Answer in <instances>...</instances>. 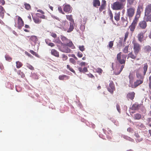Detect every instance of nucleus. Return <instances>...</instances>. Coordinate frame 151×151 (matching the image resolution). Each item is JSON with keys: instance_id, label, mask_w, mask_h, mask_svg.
<instances>
[{"instance_id": "a19ab883", "label": "nucleus", "mask_w": 151, "mask_h": 151, "mask_svg": "<svg viewBox=\"0 0 151 151\" xmlns=\"http://www.w3.org/2000/svg\"><path fill=\"white\" fill-rule=\"evenodd\" d=\"M129 34V33L128 31H127L125 33V34L124 38V42H126V40L128 37Z\"/></svg>"}, {"instance_id": "e433bc0d", "label": "nucleus", "mask_w": 151, "mask_h": 151, "mask_svg": "<svg viewBox=\"0 0 151 151\" xmlns=\"http://www.w3.org/2000/svg\"><path fill=\"white\" fill-rule=\"evenodd\" d=\"M38 18L41 19H45L46 17L44 15H42L39 13H37L36 14Z\"/></svg>"}, {"instance_id": "1a4fd4ad", "label": "nucleus", "mask_w": 151, "mask_h": 151, "mask_svg": "<svg viewBox=\"0 0 151 151\" xmlns=\"http://www.w3.org/2000/svg\"><path fill=\"white\" fill-rule=\"evenodd\" d=\"M146 31L141 32L137 35V38L140 42H142L144 40V35Z\"/></svg>"}, {"instance_id": "4d7b16f0", "label": "nucleus", "mask_w": 151, "mask_h": 151, "mask_svg": "<svg viewBox=\"0 0 151 151\" xmlns=\"http://www.w3.org/2000/svg\"><path fill=\"white\" fill-rule=\"evenodd\" d=\"M129 81H133L132 80L133 79V78L132 74L131 73H130L129 75Z\"/></svg>"}, {"instance_id": "79ce46f5", "label": "nucleus", "mask_w": 151, "mask_h": 151, "mask_svg": "<svg viewBox=\"0 0 151 151\" xmlns=\"http://www.w3.org/2000/svg\"><path fill=\"white\" fill-rule=\"evenodd\" d=\"M17 73L18 75H20L22 78H24L25 77L24 74L23 73V72H21L20 70H18Z\"/></svg>"}, {"instance_id": "4c0bfd02", "label": "nucleus", "mask_w": 151, "mask_h": 151, "mask_svg": "<svg viewBox=\"0 0 151 151\" xmlns=\"http://www.w3.org/2000/svg\"><path fill=\"white\" fill-rule=\"evenodd\" d=\"M5 58V59L9 62L11 61L12 60V58L8 55H6Z\"/></svg>"}, {"instance_id": "864d4df0", "label": "nucleus", "mask_w": 151, "mask_h": 151, "mask_svg": "<svg viewBox=\"0 0 151 151\" xmlns=\"http://www.w3.org/2000/svg\"><path fill=\"white\" fill-rule=\"evenodd\" d=\"M149 88L151 90V75L149 78Z\"/></svg>"}, {"instance_id": "ea45409f", "label": "nucleus", "mask_w": 151, "mask_h": 151, "mask_svg": "<svg viewBox=\"0 0 151 151\" xmlns=\"http://www.w3.org/2000/svg\"><path fill=\"white\" fill-rule=\"evenodd\" d=\"M114 45V41H111L109 42L108 45H107V47H109L110 49L112 48Z\"/></svg>"}, {"instance_id": "052dcab7", "label": "nucleus", "mask_w": 151, "mask_h": 151, "mask_svg": "<svg viewBox=\"0 0 151 151\" xmlns=\"http://www.w3.org/2000/svg\"><path fill=\"white\" fill-rule=\"evenodd\" d=\"M5 1L4 0H0V4L1 5H4L5 4Z\"/></svg>"}, {"instance_id": "20e7f679", "label": "nucleus", "mask_w": 151, "mask_h": 151, "mask_svg": "<svg viewBox=\"0 0 151 151\" xmlns=\"http://www.w3.org/2000/svg\"><path fill=\"white\" fill-rule=\"evenodd\" d=\"M144 19L147 22H151V4H149L145 7Z\"/></svg>"}, {"instance_id": "37998d69", "label": "nucleus", "mask_w": 151, "mask_h": 151, "mask_svg": "<svg viewBox=\"0 0 151 151\" xmlns=\"http://www.w3.org/2000/svg\"><path fill=\"white\" fill-rule=\"evenodd\" d=\"M54 42L60 44L61 45H63V43L61 42L59 38L55 39Z\"/></svg>"}, {"instance_id": "39448f33", "label": "nucleus", "mask_w": 151, "mask_h": 151, "mask_svg": "<svg viewBox=\"0 0 151 151\" xmlns=\"http://www.w3.org/2000/svg\"><path fill=\"white\" fill-rule=\"evenodd\" d=\"M124 6V4L119 1H116L112 4L111 8L114 10H119L122 9Z\"/></svg>"}, {"instance_id": "e2e57ef3", "label": "nucleus", "mask_w": 151, "mask_h": 151, "mask_svg": "<svg viewBox=\"0 0 151 151\" xmlns=\"http://www.w3.org/2000/svg\"><path fill=\"white\" fill-rule=\"evenodd\" d=\"M121 20L123 22H127L126 24H127L128 22V21L127 20H126L124 17H122Z\"/></svg>"}, {"instance_id": "de8ad7c7", "label": "nucleus", "mask_w": 151, "mask_h": 151, "mask_svg": "<svg viewBox=\"0 0 151 151\" xmlns=\"http://www.w3.org/2000/svg\"><path fill=\"white\" fill-rule=\"evenodd\" d=\"M124 138L127 140H128L130 141L133 142L134 140L132 138H130V137H128L127 136H124Z\"/></svg>"}, {"instance_id": "72a5a7b5", "label": "nucleus", "mask_w": 151, "mask_h": 151, "mask_svg": "<svg viewBox=\"0 0 151 151\" xmlns=\"http://www.w3.org/2000/svg\"><path fill=\"white\" fill-rule=\"evenodd\" d=\"M25 8L27 10H29L31 9V7L30 5L28 3H25L24 4Z\"/></svg>"}, {"instance_id": "09e8293b", "label": "nucleus", "mask_w": 151, "mask_h": 151, "mask_svg": "<svg viewBox=\"0 0 151 151\" xmlns=\"http://www.w3.org/2000/svg\"><path fill=\"white\" fill-rule=\"evenodd\" d=\"M96 71L97 73H99V74H101L102 73L103 70L102 69L100 68H98L96 69Z\"/></svg>"}, {"instance_id": "603ef678", "label": "nucleus", "mask_w": 151, "mask_h": 151, "mask_svg": "<svg viewBox=\"0 0 151 151\" xmlns=\"http://www.w3.org/2000/svg\"><path fill=\"white\" fill-rule=\"evenodd\" d=\"M58 10L59 12L61 13L64 14H65L64 12H63L62 10V8L60 6H59L58 8Z\"/></svg>"}, {"instance_id": "49530a36", "label": "nucleus", "mask_w": 151, "mask_h": 151, "mask_svg": "<svg viewBox=\"0 0 151 151\" xmlns=\"http://www.w3.org/2000/svg\"><path fill=\"white\" fill-rule=\"evenodd\" d=\"M135 0H127V4L130 5H132L134 2Z\"/></svg>"}, {"instance_id": "4be33fe9", "label": "nucleus", "mask_w": 151, "mask_h": 151, "mask_svg": "<svg viewBox=\"0 0 151 151\" xmlns=\"http://www.w3.org/2000/svg\"><path fill=\"white\" fill-rule=\"evenodd\" d=\"M67 19L70 21L69 23H75L74 20L72 15H66Z\"/></svg>"}, {"instance_id": "f3484780", "label": "nucleus", "mask_w": 151, "mask_h": 151, "mask_svg": "<svg viewBox=\"0 0 151 151\" xmlns=\"http://www.w3.org/2000/svg\"><path fill=\"white\" fill-rule=\"evenodd\" d=\"M138 54V53H134V54L132 52H130L128 54L127 58L128 59L129 58H131L132 59H135L137 57Z\"/></svg>"}, {"instance_id": "0eeeda50", "label": "nucleus", "mask_w": 151, "mask_h": 151, "mask_svg": "<svg viewBox=\"0 0 151 151\" xmlns=\"http://www.w3.org/2000/svg\"><path fill=\"white\" fill-rule=\"evenodd\" d=\"M135 9L134 7H130L127 9V14L129 18L130 19L134 15Z\"/></svg>"}, {"instance_id": "c756f323", "label": "nucleus", "mask_w": 151, "mask_h": 151, "mask_svg": "<svg viewBox=\"0 0 151 151\" xmlns=\"http://www.w3.org/2000/svg\"><path fill=\"white\" fill-rule=\"evenodd\" d=\"M120 13H115L114 17L115 19L117 22L120 20Z\"/></svg>"}, {"instance_id": "f257e3e1", "label": "nucleus", "mask_w": 151, "mask_h": 151, "mask_svg": "<svg viewBox=\"0 0 151 151\" xmlns=\"http://www.w3.org/2000/svg\"><path fill=\"white\" fill-rule=\"evenodd\" d=\"M143 65V71L142 72V73L141 70L139 69L136 70V77L139 79L137 80L134 83H133V81H130L129 84V87L134 88L143 83L144 78L148 68V65L147 63L144 64Z\"/></svg>"}, {"instance_id": "b1692460", "label": "nucleus", "mask_w": 151, "mask_h": 151, "mask_svg": "<svg viewBox=\"0 0 151 151\" xmlns=\"http://www.w3.org/2000/svg\"><path fill=\"white\" fill-rule=\"evenodd\" d=\"M106 5V1L105 0L103 1L102 3L99 8V10L100 11H102L103 9H104Z\"/></svg>"}, {"instance_id": "69168bd1", "label": "nucleus", "mask_w": 151, "mask_h": 151, "mask_svg": "<svg viewBox=\"0 0 151 151\" xmlns=\"http://www.w3.org/2000/svg\"><path fill=\"white\" fill-rule=\"evenodd\" d=\"M25 54L27 55L29 57H30V58H32L33 57L30 53H28V52H25Z\"/></svg>"}, {"instance_id": "3c124183", "label": "nucleus", "mask_w": 151, "mask_h": 151, "mask_svg": "<svg viewBox=\"0 0 151 151\" xmlns=\"http://www.w3.org/2000/svg\"><path fill=\"white\" fill-rule=\"evenodd\" d=\"M70 62L72 63L75 65L76 63V61L73 58H70L69 59Z\"/></svg>"}, {"instance_id": "f8f14e48", "label": "nucleus", "mask_w": 151, "mask_h": 151, "mask_svg": "<svg viewBox=\"0 0 151 151\" xmlns=\"http://www.w3.org/2000/svg\"><path fill=\"white\" fill-rule=\"evenodd\" d=\"M107 89L108 91L111 94H113L114 91L115 90L114 85L112 81H110L109 86L107 88Z\"/></svg>"}, {"instance_id": "5fc2aeb1", "label": "nucleus", "mask_w": 151, "mask_h": 151, "mask_svg": "<svg viewBox=\"0 0 151 151\" xmlns=\"http://www.w3.org/2000/svg\"><path fill=\"white\" fill-rule=\"evenodd\" d=\"M27 67L31 70H34V67L32 65L29 64H27Z\"/></svg>"}, {"instance_id": "5701e85b", "label": "nucleus", "mask_w": 151, "mask_h": 151, "mask_svg": "<svg viewBox=\"0 0 151 151\" xmlns=\"http://www.w3.org/2000/svg\"><path fill=\"white\" fill-rule=\"evenodd\" d=\"M69 78V76L65 75H60L59 76V79L61 80H68Z\"/></svg>"}, {"instance_id": "a211bd4d", "label": "nucleus", "mask_w": 151, "mask_h": 151, "mask_svg": "<svg viewBox=\"0 0 151 151\" xmlns=\"http://www.w3.org/2000/svg\"><path fill=\"white\" fill-rule=\"evenodd\" d=\"M5 12V11L4 7L0 5V17L1 19L4 18Z\"/></svg>"}, {"instance_id": "2eb2a0df", "label": "nucleus", "mask_w": 151, "mask_h": 151, "mask_svg": "<svg viewBox=\"0 0 151 151\" xmlns=\"http://www.w3.org/2000/svg\"><path fill=\"white\" fill-rule=\"evenodd\" d=\"M24 22L22 19L19 16L18 17L17 27L19 29H21L22 27L24 26Z\"/></svg>"}, {"instance_id": "a878e982", "label": "nucleus", "mask_w": 151, "mask_h": 151, "mask_svg": "<svg viewBox=\"0 0 151 151\" xmlns=\"http://www.w3.org/2000/svg\"><path fill=\"white\" fill-rule=\"evenodd\" d=\"M33 19L35 22L36 24H39L42 21L41 19H40L37 16L35 17H33Z\"/></svg>"}, {"instance_id": "338daca9", "label": "nucleus", "mask_w": 151, "mask_h": 151, "mask_svg": "<svg viewBox=\"0 0 151 151\" xmlns=\"http://www.w3.org/2000/svg\"><path fill=\"white\" fill-rule=\"evenodd\" d=\"M48 45L51 47H53L55 46V44L52 42H49V44H48Z\"/></svg>"}, {"instance_id": "13d9d810", "label": "nucleus", "mask_w": 151, "mask_h": 151, "mask_svg": "<svg viewBox=\"0 0 151 151\" xmlns=\"http://www.w3.org/2000/svg\"><path fill=\"white\" fill-rule=\"evenodd\" d=\"M87 75L89 78H92L94 79L95 78L94 76L93 75H92V74H91L90 73L87 74Z\"/></svg>"}, {"instance_id": "c9c22d12", "label": "nucleus", "mask_w": 151, "mask_h": 151, "mask_svg": "<svg viewBox=\"0 0 151 151\" xmlns=\"http://www.w3.org/2000/svg\"><path fill=\"white\" fill-rule=\"evenodd\" d=\"M129 47V45L127 46H125L123 49L122 50V51L123 52L125 53H128L129 52L128 51V48Z\"/></svg>"}, {"instance_id": "423d86ee", "label": "nucleus", "mask_w": 151, "mask_h": 151, "mask_svg": "<svg viewBox=\"0 0 151 151\" xmlns=\"http://www.w3.org/2000/svg\"><path fill=\"white\" fill-rule=\"evenodd\" d=\"M132 43L133 44L134 53H138L141 49V45L135 40L132 41Z\"/></svg>"}, {"instance_id": "58836bf2", "label": "nucleus", "mask_w": 151, "mask_h": 151, "mask_svg": "<svg viewBox=\"0 0 151 151\" xmlns=\"http://www.w3.org/2000/svg\"><path fill=\"white\" fill-rule=\"evenodd\" d=\"M67 68L72 72L75 74L76 73L75 70L73 69V68L70 67V66L69 65H67Z\"/></svg>"}, {"instance_id": "aec40b11", "label": "nucleus", "mask_w": 151, "mask_h": 151, "mask_svg": "<svg viewBox=\"0 0 151 151\" xmlns=\"http://www.w3.org/2000/svg\"><path fill=\"white\" fill-rule=\"evenodd\" d=\"M51 55L56 57H59V52L55 49H52L51 51Z\"/></svg>"}, {"instance_id": "bb28decb", "label": "nucleus", "mask_w": 151, "mask_h": 151, "mask_svg": "<svg viewBox=\"0 0 151 151\" xmlns=\"http://www.w3.org/2000/svg\"><path fill=\"white\" fill-rule=\"evenodd\" d=\"M78 69L81 73H84L88 71V70L86 67H84L83 68H82L81 67H79Z\"/></svg>"}, {"instance_id": "c03bdc74", "label": "nucleus", "mask_w": 151, "mask_h": 151, "mask_svg": "<svg viewBox=\"0 0 151 151\" xmlns=\"http://www.w3.org/2000/svg\"><path fill=\"white\" fill-rule=\"evenodd\" d=\"M145 50L147 52H149L151 51V47L149 45H147L145 48Z\"/></svg>"}, {"instance_id": "0e129e2a", "label": "nucleus", "mask_w": 151, "mask_h": 151, "mask_svg": "<svg viewBox=\"0 0 151 151\" xmlns=\"http://www.w3.org/2000/svg\"><path fill=\"white\" fill-rule=\"evenodd\" d=\"M51 36L54 38H55L57 37V35L54 33H52L51 34Z\"/></svg>"}, {"instance_id": "774afa93", "label": "nucleus", "mask_w": 151, "mask_h": 151, "mask_svg": "<svg viewBox=\"0 0 151 151\" xmlns=\"http://www.w3.org/2000/svg\"><path fill=\"white\" fill-rule=\"evenodd\" d=\"M86 63L85 62H82L80 63V65L81 66H85L86 65Z\"/></svg>"}, {"instance_id": "8fccbe9b", "label": "nucleus", "mask_w": 151, "mask_h": 151, "mask_svg": "<svg viewBox=\"0 0 151 151\" xmlns=\"http://www.w3.org/2000/svg\"><path fill=\"white\" fill-rule=\"evenodd\" d=\"M62 58L63 61H65L67 60L68 57L67 55L65 54H63L62 55Z\"/></svg>"}, {"instance_id": "4468645a", "label": "nucleus", "mask_w": 151, "mask_h": 151, "mask_svg": "<svg viewBox=\"0 0 151 151\" xmlns=\"http://www.w3.org/2000/svg\"><path fill=\"white\" fill-rule=\"evenodd\" d=\"M61 45L62 47H61L60 49L61 51L66 53H69L70 52L71 50L67 47V46L66 45H64V44H63V45Z\"/></svg>"}, {"instance_id": "f03ea898", "label": "nucleus", "mask_w": 151, "mask_h": 151, "mask_svg": "<svg viewBox=\"0 0 151 151\" xmlns=\"http://www.w3.org/2000/svg\"><path fill=\"white\" fill-rule=\"evenodd\" d=\"M122 52H120L117 55L116 58L118 61L121 64H123L121 66L120 68L119 71L116 73V75H119L122 71L124 67V64L126 61V59L127 56L124 55H122V59H121Z\"/></svg>"}, {"instance_id": "ddd939ff", "label": "nucleus", "mask_w": 151, "mask_h": 151, "mask_svg": "<svg viewBox=\"0 0 151 151\" xmlns=\"http://www.w3.org/2000/svg\"><path fill=\"white\" fill-rule=\"evenodd\" d=\"M147 22L145 20L139 22L138 24V27L142 29H145L147 26Z\"/></svg>"}, {"instance_id": "c85d7f7f", "label": "nucleus", "mask_w": 151, "mask_h": 151, "mask_svg": "<svg viewBox=\"0 0 151 151\" xmlns=\"http://www.w3.org/2000/svg\"><path fill=\"white\" fill-rule=\"evenodd\" d=\"M64 45H66L67 46L71 47L72 48H73V47L74 46L72 42L69 40L68 42L65 44Z\"/></svg>"}, {"instance_id": "6e6d98bb", "label": "nucleus", "mask_w": 151, "mask_h": 151, "mask_svg": "<svg viewBox=\"0 0 151 151\" xmlns=\"http://www.w3.org/2000/svg\"><path fill=\"white\" fill-rule=\"evenodd\" d=\"M79 48V50L81 51H83L85 50V48L83 46H80Z\"/></svg>"}, {"instance_id": "dca6fc26", "label": "nucleus", "mask_w": 151, "mask_h": 151, "mask_svg": "<svg viewBox=\"0 0 151 151\" xmlns=\"http://www.w3.org/2000/svg\"><path fill=\"white\" fill-rule=\"evenodd\" d=\"M135 93L134 92L128 93L127 95V99L132 100L135 96Z\"/></svg>"}, {"instance_id": "680f3d73", "label": "nucleus", "mask_w": 151, "mask_h": 151, "mask_svg": "<svg viewBox=\"0 0 151 151\" xmlns=\"http://www.w3.org/2000/svg\"><path fill=\"white\" fill-rule=\"evenodd\" d=\"M119 1L120 3H122L125 5L126 2V0H119Z\"/></svg>"}, {"instance_id": "6e6552de", "label": "nucleus", "mask_w": 151, "mask_h": 151, "mask_svg": "<svg viewBox=\"0 0 151 151\" xmlns=\"http://www.w3.org/2000/svg\"><path fill=\"white\" fill-rule=\"evenodd\" d=\"M138 21V19L137 18H135L131 24L129 26V28L130 29V30L132 32L134 31Z\"/></svg>"}, {"instance_id": "cd10ccee", "label": "nucleus", "mask_w": 151, "mask_h": 151, "mask_svg": "<svg viewBox=\"0 0 151 151\" xmlns=\"http://www.w3.org/2000/svg\"><path fill=\"white\" fill-rule=\"evenodd\" d=\"M60 38L62 40L63 42V43H64V44L68 42L69 41V40L68 39L65 37L63 35L61 36Z\"/></svg>"}, {"instance_id": "6ab92c4d", "label": "nucleus", "mask_w": 151, "mask_h": 151, "mask_svg": "<svg viewBox=\"0 0 151 151\" xmlns=\"http://www.w3.org/2000/svg\"><path fill=\"white\" fill-rule=\"evenodd\" d=\"M141 105L138 103H135L133 104L131 107V109L132 110H138L140 107Z\"/></svg>"}, {"instance_id": "bf43d9fd", "label": "nucleus", "mask_w": 151, "mask_h": 151, "mask_svg": "<svg viewBox=\"0 0 151 151\" xmlns=\"http://www.w3.org/2000/svg\"><path fill=\"white\" fill-rule=\"evenodd\" d=\"M83 55V54L81 52H79L77 53V55L79 58H81L82 57Z\"/></svg>"}, {"instance_id": "393cba45", "label": "nucleus", "mask_w": 151, "mask_h": 151, "mask_svg": "<svg viewBox=\"0 0 151 151\" xmlns=\"http://www.w3.org/2000/svg\"><path fill=\"white\" fill-rule=\"evenodd\" d=\"M93 6L94 7L99 6L100 5V3L99 0H93Z\"/></svg>"}, {"instance_id": "f704fd0d", "label": "nucleus", "mask_w": 151, "mask_h": 151, "mask_svg": "<svg viewBox=\"0 0 151 151\" xmlns=\"http://www.w3.org/2000/svg\"><path fill=\"white\" fill-rule=\"evenodd\" d=\"M30 39L32 41L34 42H36L37 40V37L34 35L31 36Z\"/></svg>"}, {"instance_id": "473e14b6", "label": "nucleus", "mask_w": 151, "mask_h": 151, "mask_svg": "<svg viewBox=\"0 0 151 151\" xmlns=\"http://www.w3.org/2000/svg\"><path fill=\"white\" fill-rule=\"evenodd\" d=\"M108 14L110 17V19L112 22H113V14L112 11L109 10V11Z\"/></svg>"}, {"instance_id": "7ed1b4c3", "label": "nucleus", "mask_w": 151, "mask_h": 151, "mask_svg": "<svg viewBox=\"0 0 151 151\" xmlns=\"http://www.w3.org/2000/svg\"><path fill=\"white\" fill-rule=\"evenodd\" d=\"M75 25V23H70L69 24L68 22L65 20L62 22V27L64 31L69 33L73 30Z\"/></svg>"}, {"instance_id": "412c9836", "label": "nucleus", "mask_w": 151, "mask_h": 151, "mask_svg": "<svg viewBox=\"0 0 151 151\" xmlns=\"http://www.w3.org/2000/svg\"><path fill=\"white\" fill-rule=\"evenodd\" d=\"M134 136L136 137L135 140L137 142H140L143 140L142 138L141 137L138 133H135Z\"/></svg>"}, {"instance_id": "9d476101", "label": "nucleus", "mask_w": 151, "mask_h": 151, "mask_svg": "<svg viewBox=\"0 0 151 151\" xmlns=\"http://www.w3.org/2000/svg\"><path fill=\"white\" fill-rule=\"evenodd\" d=\"M143 6L139 5L137 8L136 15L135 18H137L139 20V18L140 17L142 12L143 10Z\"/></svg>"}, {"instance_id": "9b49d317", "label": "nucleus", "mask_w": 151, "mask_h": 151, "mask_svg": "<svg viewBox=\"0 0 151 151\" xmlns=\"http://www.w3.org/2000/svg\"><path fill=\"white\" fill-rule=\"evenodd\" d=\"M63 10L65 12L69 14L72 12V8L69 5L65 4L64 6Z\"/></svg>"}, {"instance_id": "a18cd8bd", "label": "nucleus", "mask_w": 151, "mask_h": 151, "mask_svg": "<svg viewBox=\"0 0 151 151\" xmlns=\"http://www.w3.org/2000/svg\"><path fill=\"white\" fill-rule=\"evenodd\" d=\"M29 52L34 55H35V56L37 57H39V55H38V54H37L33 50H30L29 51Z\"/></svg>"}, {"instance_id": "2f4dec72", "label": "nucleus", "mask_w": 151, "mask_h": 151, "mask_svg": "<svg viewBox=\"0 0 151 151\" xmlns=\"http://www.w3.org/2000/svg\"><path fill=\"white\" fill-rule=\"evenodd\" d=\"M141 117V115L137 113L134 115V118L135 119L139 120L140 119Z\"/></svg>"}, {"instance_id": "7c9ffc66", "label": "nucleus", "mask_w": 151, "mask_h": 151, "mask_svg": "<svg viewBox=\"0 0 151 151\" xmlns=\"http://www.w3.org/2000/svg\"><path fill=\"white\" fill-rule=\"evenodd\" d=\"M16 67L17 68H21L23 65V64L22 63L19 61L16 62Z\"/></svg>"}]
</instances>
